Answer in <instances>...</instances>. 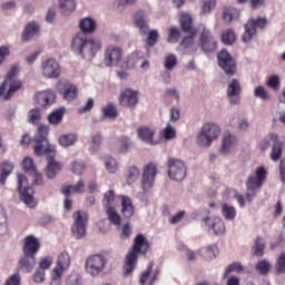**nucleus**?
Instances as JSON below:
<instances>
[{"label": "nucleus", "mask_w": 285, "mask_h": 285, "mask_svg": "<svg viewBox=\"0 0 285 285\" xmlns=\"http://www.w3.org/2000/svg\"><path fill=\"white\" fill-rule=\"evenodd\" d=\"M244 272V267L242 266L240 263H233L230 265H228L224 273H223V279H226L232 273H243Z\"/></svg>", "instance_id": "13d9d810"}, {"label": "nucleus", "mask_w": 285, "mask_h": 285, "mask_svg": "<svg viewBox=\"0 0 285 285\" xmlns=\"http://www.w3.org/2000/svg\"><path fill=\"white\" fill-rule=\"evenodd\" d=\"M33 283L40 285L43 284L47 279V274L46 271L41 269V268H36V272H33Z\"/></svg>", "instance_id": "774afa93"}, {"label": "nucleus", "mask_w": 285, "mask_h": 285, "mask_svg": "<svg viewBox=\"0 0 285 285\" xmlns=\"http://www.w3.org/2000/svg\"><path fill=\"white\" fill-rule=\"evenodd\" d=\"M61 170L62 165L55 160V158H49L47 160V168H45V176H47V178L55 179Z\"/></svg>", "instance_id": "473e14b6"}, {"label": "nucleus", "mask_w": 285, "mask_h": 285, "mask_svg": "<svg viewBox=\"0 0 285 285\" xmlns=\"http://www.w3.org/2000/svg\"><path fill=\"white\" fill-rule=\"evenodd\" d=\"M118 102L124 108H136L139 102V91L131 89V87H126L120 91Z\"/></svg>", "instance_id": "a211bd4d"}, {"label": "nucleus", "mask_w": 285, "mask_h": 285, "mask_svg": "<svg viewBox=\"0 0 285 285\" xmlns=\"http://www.w3.org/2000/svg\"><path fill=\"white\" fill-rule=\"evenodd\" d=\"M278 141V136L276 134H267L261 141L259 148L262 150H267L271 146L273 147Z\"/></svg>", "instance_id": "a18cd8bd"}, {"label": "nucleus", "mask_w": 285, "mask_h": 285, "mask_svg": "<svg viewBox=\"0 0 285 285\" xmlns=\"http://www.w3.org/2000/svg\"><path fill=\"white\" fill-rule=\"evenodd\" d=\"M240 17V10L233 7H226L223 11V19L226 23H232L234 20H238Z\"/></svg>", "instance_id": "58836bf2"}, {"label": "nucleus", "mask_w": 285, "mask_h": 285, "mask_svg": "<svg viewBox=\"0 0 285 285\" xmlns=\"http://www.w3.org/2000/svg\"><path fill=\"white\" fill-rule=\"evenodd\" d=\"M237 144V137L230 131H226L222 137L220 153L228 155Z\"/></svg>", "instance_id": "c85d7f7f"}, {"label": "nucleus", "mask_w": 285, "mask_h": 285, "mask_svg": "<svg viewBox=\"0 0 285 285\" xmlns=\"http://www.w3.org/2000/svg\"><path fill=\"white\" fill-rule=\"evenodd\" d=\"M167 176L173 181H183L187 177V166L180 158H169L166 163Z\"/></svg>", "instance_id": "1a4fd4ad"}, {"label": "nucleus", "mask_w": 285, "mask_h": 285, "mask_svg": "<svg viewBox=\"0 0 285 285\" xmlns=\"http://www.w3.org/2000/svg\"><path fill=\"white\" fill-rule=\"evenodd\" d=\"M134 23L135 27L139 30L140 33L142 35H147L149 31V27H148V18L147 14L139 10L136 11L134 14Z\"/></svg>", "instance_id": "c756f323"}, {"label": "nucleus", "mask_w": 285, "mask_h": 285, "mask_svg": "<svg viewBox=\"0 0 285 285\" xmlns=\"http://www.w3.org/2000/svg\"><path fill=\"white\" fill-rule=\"evenodd\" d=\"M124 49L117 45H109L105 49L104 62L107 67H121Z\"/></svg>", "instance_id": "4468645a"}, {"label": "nucleus", "mask_w": 285, "mask_h": 285, "mask_svg": "<svg viewBox=\"0 0 285 285\" xmlns=\"http://www.w3.org/2000/svg\"><path fill=\"white\" fill-rule=\"evenodd\" d=\"M88 214L86 212L78 210L72 214V225L87 226Z\"/></svg>", "instance_id": "de8ad7c7"}, {"label": "nucleus", "mask_w": 285, "mask_h": 285, "mask_svg": "<svg viewBox=\"0 0 285 285\" xmlns=\"http://www.w3.org/2000/svg\"><path fill=\"white\" fill-rule=\"evenodd\" d=\"M219 248L215 244L206 245L197 250L198 256L207 263H212L219 256Z\"/></svg>", "instance_id": "4be33fe9"}, {"label": "nucleus", "mask_w": 285, "mask_h": 285, "mask_svg": "<svg viewBox=\"0 0 285 285\" xmlns=\"http://www.w3.org/2000/svg\"><path fill=\"white\" fill-rule=\"evenodd\" d=\"M131 146L132 141L131 138H129V136H120L118 138L117 151L119 154H127L130 150Z\"/></svg>", "instance_id": "c03bdc74"}, {"label": "nucleus", "mask_w": 285, "mask_h": 285, "mask_svg": "<svg viewBox=\"0 0 285 285\" xmlns=\"http://www.w3.org/2000/svg\"><path fill=\"white\" fill-rule=\"evenodd\" d=\"M18 191L20 193V200L27 207L33 209L37 207L38 202L35 198V190L29 186V180L26 175L18 174Z\"/></svg>", "instance_id": "6e6552de"}, {"label": "nucleus", "mask_w": 285, "mask_h": 285, "mask_svg": "<svg viewBox=\"0 0 285 285\" xmlns=\"http://www.w3.org/2000/svg\"><path fill=\"white\" fill-rule=\"evenodd\" d=\"M237 32L234 28H226L220 33V41L225 46H233L237 41Z\"/></svg>", "instance_id": "f704fd0d"}, {"label": "nucleus", "mask_w": 285, "mask_h": 285, "mask_svg": "<svg viewBox=\"0 0 285 285\" xmlns=\"http://www.w3.org/2000/svg\"><path fill=\"white\" fill-rule=\"evenodd\" d=\"M77 142L78 134H75L72 131L68 134H60V136H58V145L65 149L76 146Z\"/></svg>", "instance_id": "2f4dec72"}, {"label": "nucleus", "mask_w": 285, "mask_h": 285, "mask_svg": "<svg viewBox=\"0 0 285 285\" xmlns=\"http://www.w3.org/2000/svg\"><path fill=\"white\" fill-rule=\"evenodd\" d=\"M62 75V69L59 60L56 58H45L40 62V76L45 79H59Z\"/></svg>", "instance_id": "9b49d317"}, {"label": "nucleus", "mask_w": 285, "mask_h": 285, "mask_svg": "<svg viewBox=\"0 0 285 285\" xmlns=\"http://www.w3.org/2000/svg\"><path fill=\"white\" fill-rule=\"evenodd\" d=\"M106 214H107L108 220L110 223H112L114 225L119 226L121 224V217L116 212V208H108V209H106Z\"/></svg>", "instance_id": "680f3d73"}, {"label": "nucleus", "mask_w": 285, "mask_h": 285, "mask_svg": "<svg viewBox=\"0 0 285 285\" xmlns=\"http://www.w3.org/2000/svg\"><path fill=\"white\" fill-rule=\"evenodd\" d=\"M101 142H102V134H100V131H96L95 134H91L89 138V151L97 153L99 150Z\"/></svg>", "instance_id": "37998d69"}, {"label": "nucleus", "mask_w": 285, "mask_h": 285, "mask_svg": "<svg viewBox=\"0 0 285 285\" xmlns=\"http://www.w3.org/2000/svg\"><path fill=\"white\" fill-rule=\"evenodd\" d=\"M71 267V256L68 252L58 254L56 266L51 269V283L49 285H61L65 272Z\"/></svg>", "instance_id": "0eeeda50"}, {"label": "nucleus", "mask_w": 285, "mask_h": 285, "mask_svg": "<svg viewBox=\"0 0 285 285\" xmlns=\"http://www.w3.org/2000/svg\"><path fill=\"white\" fill-rule=\"evenodd\" d=\"M115 200H116L115 191L108 190L107 193L104 194L102 206L105 207L106 210H108V208H115L114 207Z\"/></svg>", "instance_id": "bf43d9fd"}, {"label": "nucleus", "mask_w": 285, "mask_h": 285, "mask_svg": "<svg viewBox=\"0 0 285 285\" xmlns=\"http://www.w3.org/2000/svg\"><path fill=\"white\" fill-rule=\"evenodd\" d=\"M274 273L276 275H285V252L281 253L274 264Z\"/></svg>", "instance_id": "09e8293b"}, {"label": "nucleus", "mask_w": 285, "mask_h": 285, "mask_svg": "<svg viewBox=\"0 0 285 285\" xmlns=\"http://www.w3.org/2000/svg\"><path fill=\"white\" fill-rule=\"evenodd\" d=\"M50 128L48 125H40L33 136V154L36 156L55 155L57 147L48 140Z\"/></svg>", "instance_id": "20e7f679"}, {"label": "nucleus", "mask_w": 285, "mask_h": 285, "mask_svg": "<svg viewBox=\"0 0 285 285\" xmlns=\"http://www.w3.org/2000/svg\"><path fill=\"white\" fill-rule=\"evenodd\" d=\"M70 171L77 176H80L85 173V170L87 169V165L86 163L81 161V160H75L70 164L69 167Z\"/></svg>", "instance_id": "4d7b16f0"}, {"label": "nucleus", "mask_w": 285, "mask_h": 285, "mask_svg": "<svg viewBox=\"0 0 285 285\" xmlns=\"http://www.w3.org/2000/svg\"><path fill=\"white\" fill-rule=\"evenodd\" d=\"M222 136V127L218 122H205L197 135V145L200 148H209Z\"/></svg>", "instance_id": "423d86ee"}, {"label": "nucleus", "mask_w": 285, "mask_h": 285, "mask_svg": "<svg viewBox=\"0 0 285 285\" xmlns=\"http://www.w3.org/2000/svg\"><path fill=\"white\" fill-rule=\"evenodd\" d=\"M86 191V184L83 180H78L75 185L62 187V195L71 196L72 194H83Z\"/></svg>", "instance_id": "c9c22d12"}, {"label": "nucleus", "mask_w": 285, "mask_h": 285, "mask_svg": "<svg viewBox=\"0 0 285 285\" xmlns=\"http://www.w3.org/2000/svg\"><path fill=\"white\" fill-rule=\"evenodd\" d=\"M282 157V142L278 140L273 147L271 151L272 161L276 163Z\"/></svg>", "instance_id": "338daca9"}, {"label": "nucleus", "mask_w": 285, "mask_h": 285, "mask_svg": "<svg viewBox=\"0 0 285 285\" xmlns=\"http://www.w3.org/2000/svg\"><path fill=\"white\" fill-rule=\"evenodd\" d=\"M107 258L102 255H91L86 259L85 271L90 276H98L107 267Z\"/></svg>", "instance_id": "dca6fc26"}, {"label": "nucleus", "mask_w": 285, "mask_h": 285, "mask_svg": "<svg viewBox=\"0 0 285 285\" xmlns=\"http://www.w3.org/2000/svg\"><path fill=\"white\" fill-rule=\"evenodd\" d=\"M177 138V129L170 122H167L163 129L159 131V136H157L158 145L168 144L174 141Z\"/></svg>", "instance_id": "5701e85b"}, {"label": "nucleus", "mask_w": 285, "mask_h": 285, "mask_svg": "<svg viewBox=\"0 0 285 285\" xmlns=\"http://www.w3.org/2000/svg\"><path fill=\"white\" fill-rule=\"evenodd\" d=\"M40 248L41 243L36 236L29 235L27 236V238H24V246L22 247L24 255L33 257L35 255L38 254Z\"/></svg>", "instance_id": "b1692460"}, {"label": "nucleus", "mask_w": 285, "mask_h": 285, "mask_svg": "<svg viewBox=\"0 0 285 285\" xmlns=\"http://www.w3.org/2000/svg\"><path fill=\"white\" fill-rule=\"evenodd\" d=\"M150 250V243L147 237L142 234L135 236L132 246L128 250L124 259L122 276L131 277L138 263V256L145 255Z\"/></svg>", "instance_id": "f03ea898"}, {"label": "nucleus", "mask_w": 285, "mask_h": 285, "mask_svg": "<svg viewBox=\"0 0 285 285\" xmlns=\"http://www.w3.org/2000/svg\"><path fill=\"white\" fill-rule=\"evenodd\" d=\"M11 56V46L8 43L0 45V66H2L7 58Z\"/></svg>", "instance_id": "69168bd1"}, {"label": "nucleus", "mask_w": 285, "mask_h": 285, "mask_svg": "<svg viewBox=\"0 0 285 285\" xmlns=\"http://www.w3.org/2000/svg\"><path fill=\"white\" fill-rule=\"evenodd\" d=\"M254 268L257 272V274L266 276L271 273L273 265L267 259H261L255 264Z\"/></svg>", "instance_id": "79ce46f5"}, {"label": "nucleus", "mask_w": 285, "mask_h": 285, "mask_svg": "<svg viewBox=\"0 0 285 285\" xmlns=\"http://www.w3.org/2000/svg\"><path fill=\"white\" fill-rule=\"evenodd\" d=\"M268 170L261 166L254 170V173L248 176L245 186H246V200L252 203L256 196L258 189H261L266 181Z\"/></svg>", "instance_id": "39448f33"}, {"label": "nucleus", "mask_w": 285, "mask_h": 285, "mask_svg": "<svg viewBox=\"0 0 285 285\" xmlns=\"http://www.w3.org/2000/svg\"><path fill=\"white\" fill-rule=\"evenodd\" d=\"M179 21H180L181 29L184 31H190L191 30L193 18L189 13H181L180 18H179Z\"/></svg>", "instance_id": "e2e57ef3"}, {"label": "nucleus", "mask_w": 285, "mask_h": 285, "mask_svg": "<svg viewBox=\"0 0 285 285\" xmlns=\"http://www.w3.org/2000/svg\"><path fill=\"white\" fill-rule=\"evenodd\" d=\"M19 72V65H12L11 69L7 71V76H4V81H2V83L0 85V99L9 100L14 96V94L21 90L22 82L17 78Z\"/></svg>", "instance_id": "7ed1b4c3"}, {"label": "nucleus", "mask_w": 285, "mask_h": 285, "mask_svg": "<svg viewBox=\"0 0 285 285\" xmlns=\"http://www.w3.org/2000/svg\"><path fill=\"white\" fill-rule=\"evenodd\" d=\"M227 99L230 105H238L240 102L242 86L239 80H229L226 88Z\"/></svg>", "instance_id": "aec40b11"}, {"label": "nucleus", "mask_w": 285, "mask_h": 285, "mask_svg": "<svg viewBox=\"0 0 285 285\" xmlns=\"http://www.w3.org/2000/svg\"><path fill=\"white\" fill-rule=\"evenodd\" d=\"M140 177V170L139 168L132 166L128 168L127 175H126V183L127 185L131 186L134 185Z\"/></svg>", "instance_id": "8fccbe9b"}, {"label": "nucleus", "mask_w": 285, "mask_h": 285, "mask_svg": "<svg viewBox=\"0 0 285 285\" xmlns=\"http://www.w3.org/2000/svg\"><path fill=\"white\" fill-rule=\"evenodd\" d=\"M87 234V225H71V235L76 239H82Z\"/></svg>", "instance_id": "6e6d98bb"}, {"label": "nucleus", "mask_w": 285, "mask_h": 285, "mask_svg": "<svg viewBox=\"0 0 285 285\" xmlns=\"http://www.w3.org/2000/svg\"><path fill=\"white\" fill-rule=\"evenodd\" d=\"M120 213L125 219H130L135 215V206L128 196H119Z\"/></svg>", "instance_id": "bb28decb"}, {"label": "nucleus", "mask_w": 285, "mask_h": 285, "mask_svg": "<svg viewBox=\"0 0 285 285\" xmlns=\"http://www.w3.org/2000/svg\"><path fill=\"white\" fill-rule=\"evenodd\" d=\"M53 263L55 258L52 256L40 257V261H38V268L47 272L52 267Z\"/></svg>", "instance_id": "052dcab7"}, {"label": "nucleus", "mask_w": 285, "mask_h": 285, "mask_svg": "<svg viewBox=\"0 0 285 285\" xmlns=\"http://www.w3.org/2000/svg\"><path fill=\"white\" fill-rule=\"evenodd\" d=\"M137 138L147 146H159L156 127H149L148 125H141L136 129Z\"/></svg>", "instance_id": "f3484780"}, {"label": "nucleus", "mask_w": 285, "mask_h": 285, "mask_svg": "<svg viewBox=\"0 0 285 285\" xmlns=\"http://www.w3.org/2000/svg\"><path fill=\"white\" fill-rule=\"evenodd\" d=\"M20 166H22V170L29 175L37 171V166L35 165L33 158H30V156H24Z\"/></svg>", "instance_id": "864d4df0"}, {"label": "nucleus", "mask_w": 285, "mask_h": 285, "mask_svg": "<svg viewBox=\"0 0 285 285\" xmlns=\"http://www.w3.org/2000/svg\"><path fill=\"white\" fill-rule=\"evenodd\" d=\"M56 100V94L52 91V89H47L45 91H38L36 94V104L40 107H47L55 102Z\"/></svg>", "instance_id": "cd10ccee"}, {"label": "nucleus", "mask_w": 285, "mask_h": 285, "mask_svg": "<svg viewBox=\"0 0 285 285\" xmlns=\"http://www.w3.org/2000/svg\"><path fill=\"white\" fill-rule=\"evenodd\" d=\"M66 112V107H58V109H53V111L47 116V120L51 126H59L63 121Z\"/></svg>", "instance_id": "72a5a7b5"}, {"label": "nucleus", "mask_w": 285, "mask_h": 285, "mask_svg": "<svg viewBox=\"0 0 285 285\" xmlns=\"http://www.w3.org/2000/svg\"><path fill=\"white\" fill-rule=\"evenodd\" d=\"M56 89L58 90V94L62 96V99L68 102L76 101L78 99L79 89L71 82H65L63 80H60V82L56 85Z\"/></svg>", "instance_id": "6ab92c4d"}, {"label": "nucleus", "mask_w": 285, "mask_h": 285, "mask_svg": "<svg viewBox=\"0 0 285 285\" xmlns=\"http://www.w3.org/2000/svg\"><path fill=\"white\" fill-rule=\"evenodd\" d=\"M158 175V165L156 163H148L142 167L140 186L144 193H150L155 186Z\"/></svg>", "instance_id": "f8f14e48"}, {"label": "nucleus", "mask_w": 285, "mask_h": 285, "mask_svg": "<svg viewBox=\"0 0 285 285\" xmlns=\"http://www.w3.org/2000/svg\"><path fill=\"white\" fill-rule=\"evenodd\" d=\"M159 271H153V264H149L139 276V285H154L158 281Z\"/></svg>", "instance_id": "a878e982"}, {"label": "nucleus", "mask_w": 285, "mask_h": 285, "mask_svg": "<svg viewBox=\"0 0 285 285\" xmlns=\"http://www.w3.org/2000/svg\"><path fill=\"white\" fill-rule=\"evenodd\" d=\"M220 214H222L223 218L227 222H233L237 217L236 208L228 204H222Z\"/></svg>", "instance_id": "4c0bfd02"}, {"label": "nucleus", "mask_w": 285, "mask_h": 285, "mask_svg": "<svg viewBox=\"0 0 285 285\" xmlns=\"http://www.w3.org/2000/svg\"><path fill=\"white\" fill-rule=\"evenodd\" d=\"M218 66L228 77H233L237 72V62L233 56H230L227 49H222L217 55Z\"/></svg>", "instance_id": "2eb2a0df"}, {"label": "nucleus", "mask_w": 285, "mask_h": 285, "mask_svg": "<svg viewBox=\"0 0 285 285\" xmlns=\"http://www.w3.org/2000/svg\"><path fill=\"white\" fill-rule=\"evenodd\" d=\"M199 46L202 50L206 52H212L217 49V41L215 37L206 28L203 29V32L199 39Z\"/></svg>", "instance_id": "412c9836"}, {"label": "nucleus", "mask_w": 285, "mask_h": 285, "mask_svg": "<svg viewBox=\"0 0 285 285\" xmlns=\"http://www.w3.org/2000/svg\"><path fill=\"white\" fill-rule=\"evenodd\" d=\"M40 31V24L38 21H29L24 24V30H22V35L20 39L23 43L30 42Z\"/></svg>", "instance_id": "393cba45"}, {"label": "nucleus", "mask_w": 285, "mask_h": 285, "mask_svg": "<svg viewBox=\"0 0 285 285\" xmlns=\"http://www.w3.org/2000/svg\"><path fill=\"white\" fill-rule=\"evenodd\" d=\"M141 58H144V53H141V51H135L134 53H130L129 56H127L125 62H121V68L131 69L136 66L137 61Z\"/></svg>", "instance_id": "a19ab883"}, {"label": "nucleus", "mask_w": 285, "mask_h": 285, "mask_svg": "<svg viewBox=\"0 0 285 285\" xmlns=\"http://www.w3.org/2000/svg\"><path fill=\"white\" fill-rule=\"evenodd\" d=\"M216 8V0H200L199 11L200 14H209Z\"/></svg>", "instance_id": "3c124183"}, {"label": "nucleus", "mask_w": 285, "mask_h": 285, "mask_svg": "<svg viewBox=\"0 0 285 285\" xmlns=\"http://www.w3.org/2000/svg\"><path fill=\"white\" fill-rule=\"evenodd\" d=\"M101 115L106 119H115L117 117V109L112 102H108L101 107Z\"/></svg>", "instance_id": "603ef678"}, {"label": "nucleus", "mask_w": 285, "mask_h": 285, "mask_svg": "<svg viewBox=\"0 0 285 285\" xmlns=\"http://www.w3.org/2000/svg\"><path fill=\"white\" fill-rule=\"evenodd\" d=\"M200 227L204 232L214 236H223L227 230L225 220L219 216H207L203 218Z\"/></svg>", "instance_id": "9d476101"}, {"label": "nucleus", "mask_w": 285, "mask_h": 285, "mask_svg": "<svg viewBox=\"0 0 285 285\" xmlns=\"http://www.w3.org/2000/svg\"><path fill=\"white\" fill-rule=\"evenodd\" d=\"M56 2L63 17H69L77 10V0H56Z\"/></svg>", "instance_id": "7c9ffc66"}, {"label": "nucleus", "mask_w": 285, "mask_h": 285, "mask_svg": "<svg viewBox=\"0 0 285 285\" xmlns=\"http://www.w3.org/2000/svg\"><path fill=\"white\" fill-rule=\"evenodd\" d=\"M14 165L10 161L0 164V184L4 185L7 178L13 173Z\"/></svg>", "instance_id": "ea45409f"}, {"label": "nucleus", "mask_w": 285, "mask_h": 285, "mask_svg": "<svg viewBox=\"0 0 285 285\" xmlns=\"http://www.w3.org/2000/svg\"><path fill=\"white\" fill-rule=\"evenodd\" d=\"M254 97L262 101H269L272 99L269 91H267L266 87L262 86L254 87Z\"/></svg>", "instance_id": "5fc2aeb1"}, {"label": "nucleus", "mask_w": 285, "mask_h": 285, "mask_svg": "<svg viewBox=\"0 0 285 285\" xmlns=\"http://www.w3.org/2000/svg\"><path fill=\"white\" fill-rule=\"evenodd\" d=\"M98 22L94 17H82L78 22L79 32L70 41L71 51L79 58L91 61L102 50V42L97 38H88L86 35L96 32Z\"/></svg>", "instance_id": "f257e3e1"}, {"label": "nucleus", "mask_w": 285, "mask_h": 285, "mask_svg": "<svg viewBox=\"0 0 285 285\" xmlns=\"http://www.w3.org/2000/svg\"><path fill=\"white\" fill-rule=\"evenodd\" d=\"M66 285H82L80 274L77 272H71L66 278Z\"/></svg>", "instance_id": "0e129e2a"}, {"label": "nucleus", "mask_w": 285, "mask_h": 285, "mask_svg": "<svg viewBox=\"0 0 285 285\" xmlns=\"http://www.w3.org/2000/svg\"><path fill=\"white\" fill-rule=\"evenodd\" d=\"M267 24L266 17L250 18L244 26V32L242 35V41L244 43H249L257 35V28H265Z\"/></svg>", "instance_id": "ddd939ff"}, {"label": "nucleus", "mask_w": 285, "mask_h": 285, "mask_svg": "<svg viewBox=\"0 0 285 285\" xmlns=\"http://www.w3.org/2000/svg\"><path fill=\"white\" fill-rule=\"evenodd\" d=\"M177 65H178V59H177V56H175V53H168L167 56H165L163 61V66L165 70L173 71L175 70Z\"/></svg>", "instance_id": "49530a36"}, {"label": "nucleus", "mask_w": 285, "mask_h": 285, "mask_svg": "<svg viewBox=\"0 0 285 285\" xmlns=\"http://www.w3.org/2000/svg\"><path fill=\"white\" fill-rule=\"evenodd\" d=\"M102 164L106 171L110 175H115L119 170V163L114 158V156H104Z\"/></svg>", "instance_id": "e433bc0d"}]
</instances>
